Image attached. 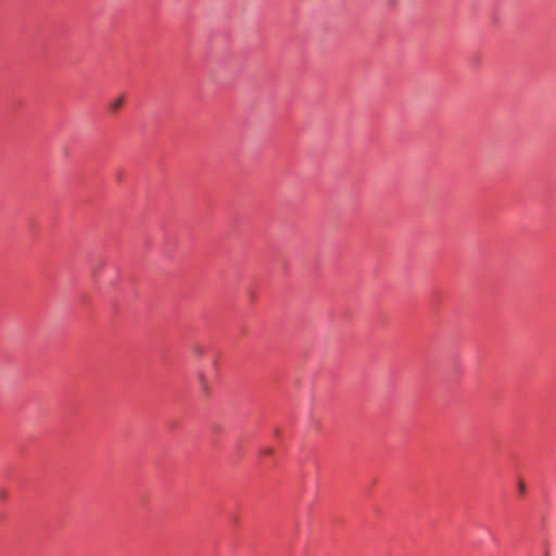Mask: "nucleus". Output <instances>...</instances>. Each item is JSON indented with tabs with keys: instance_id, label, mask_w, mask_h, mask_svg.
I'll list each match as a JSON object with an SVG mask.
<instances>
[{
	"instance_id": "obj_3",
	"label": "nucleus",
	"mask_w": 556,
	"mask_h": 556,
	"mask_svg": "<svg viewBox=\"0 0 556 556\" xmlns=\"http://www.w3.org/2000/svg\"><path fill=\"white\" fill-rule=\"evenodd\" d=\"M271 453V450L270 448H266L263 451V454H270Z\"/></svg>"
},
{
	"instance_id": "obj_1",
	"label": "nucleus",
	"mask_w": 556,
	"mask_h": 556,
	"mask_svg": "<svg viewBox=\"0 0 556 556\" xmlns=\"http://www.w3.org/2000/svg\"><path fill=\"white\" fill-rule=\"evenodd\" d=\"M124 103V97L121 96L118 98H116L114 101H112L111 105H110V109L112 112H117L122 105Z\"/></svg>"
},
{
	"instance_id": "obj_2",
	"label": "nucleus",
	"mask_w": 556,
	"mask_h": 556,
	"mask_svg": "<svg viewBox=\"0 0 556 556\" xmlns=\"http://www.w3.org/2000/svg\"><path fill=\"white\" fill-rule=\"evenodd\" d=\"M525 489H526L525 483H523L522 481H520V482H519V490H520L521 492H523V491H525Z\"/></svg>"
}]
</instances>
